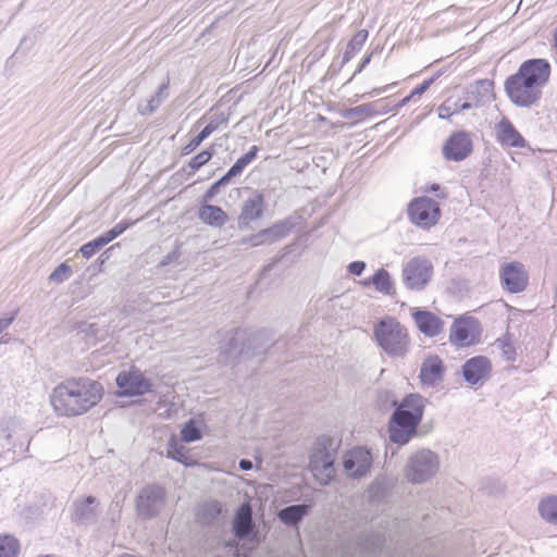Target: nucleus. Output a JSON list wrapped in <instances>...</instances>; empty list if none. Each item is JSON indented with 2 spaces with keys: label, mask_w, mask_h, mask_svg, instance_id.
Here are the masks:
<instances>
[{
  "label": "nucleus",
  "mask_w": 557,
  "mask_h": 557,
  "mask_svg": "<svg viewBox=\"0 0 557 557\" xmlns=\"http://www.w3.org/2000/svg\"><path fill=\"white\" fill-rule=\"evenodd\" d=\"M549 76L550 64L546 59L525 60L515 74L506 78V95L517 107L530 108L542 98V89L549 81Z\"/></svg>",
  "instance_id": "nucleus-1"
},
{
  "label": "nucleus",
  "mask_w": 557,
  "mask_h": 557,
  "mask_svg": "<svg viewBox=\"0 0 557 557\" xmlns=\"http://www.w3.org/2000/svg\"><path fill=\"white\" fill-rule=\"evenodd\" d=\"M102 392V385L94 380H67L53 389L51 405L61 416H79L100 401Z\"/></svg>",
  "instance_id": "nucleus-2"
},
{
  "label": "nucleus",
  "mask_w": 557,
  "mask_h": 557,
  "mask_svg": "<svg viewBox=\"0 0 557 557\" xmlns=\"http://www.w3.org/2000/svg\"><path fill=\"white\" fill-rule=\"evenodd\" d=\"M392 406L397 407L388 423L389 440L399 445L407 444L416 434L417 426L421 422L424 411V398L418 394H409L399 405L393 398Z\"/></svg>",
  "instance_id": "nucleus-3"
},
{
  "label": "nucleus",
  "mask_w": 557,
  "mask_h": 557,
  "mask_svg": "<svg viewBox=\"0 0 557 557\" xmlns=\"http://www.w3.org/2000/svg\"><path fill=\"white\" fill-rule=\"evenodd\" d=\"M272 344V338L269 337L267 331H259L253 334H248L247 331L235 329L225 332L220 342V358L224 363L236 360L243 354L258 355Z\"/></svg>",
  "instance_id": "nucleus-4"
},
{
  "label": "nucleus",
  "mask_w": 557,
  "mask_h": 557,
  "mask_svg": "<svg viewBox=\"0 0 557 557\" xmlns=\"http://www.w3.org/2000/svg\"><path fill=\"white\" fill-rule=\"evenodd\" d=\"M373 335L382 350L392 358L404 357L409 350L407 329L393 317L386 315L376 322Z\"/></svg>",
  "instance_id": "nucleus-5"
},
{
  "label": "nucleus",
  "mask_w": 557,
  "mask_h": 557,
  "mask_svg": "<svg viewBox=\"0 0 557 557\" xmlns=\"http://www.w3.org/2000/svg\"><path fill=\"white\" fill-rule=\"evenodd\" d=\"M440 469V457L428 448H422L408 458L405 475L413 484H422L430 481Z\"/></svg>",
  "instance_id": "nucleus-6"
},
{
  "label": "nucleus",
  "mask_w": 557,
  "mask_h": 557,
  "mask_svg": "<svg viewBox=\"0 0 557 557\" xmlns=\"http://www.w3.org/2000/svg\"><path fill=\"white\" fill-rule=\"evenodd\" d=\"M407 213L413 224L422 228H430L438 222L441 208L438 202L432 198L422 196L409 202Z\"/></svg>",
  "instance_id": "nucleus-7"
},
{
  "label": "nucleus",
  "mask_w": 557,
  "mask_h": 557,
  "mask_svg": "<svg viewBox=\"0 0 557 557\" xmlns=\"http://www.w3.org/2000/svg\"><path fill=\"white\" fill-rule=\"evenodd\" d=\"M433 275V265L424 257L410 259L403 268L401 278L405 286L410 290H422L425 288Z\"/></svg>",
  "instance_id": "nucleus-8"
},
{
  "label": "nucleus",
  "mask_w": 557,
  "mask_h": 557,
  "mask_svg": "<svg viewBox=\"0 0 557 557\" xmlns=\"http://www.w3.org/2000/svg\"><path fill=\"white\" fill-rule=\"evenodd\" d=\"M165 490L158 484H149L140 490L136 509L140 517L150 519L159 515L165 504Z\"/></svg>",
  "instance_id": "nucleus-9"
},
{
  "label": "nucleus",
  "mask_w": 557,
  "mask_h": 557,
  "mask_svg": "<svg viewBox=\"0 0 557 557\" xmlns=\"http://www.w3.org/2000/svg\"><path fill=\"white\" fill-rule=\"evenodd\" d=\"M372 453L364 447H355L348 450L343 458L344 470L351 479L366 476L372 468Z\"/></svg>",
  "instance_id": "nucleus-10"
},
{
  "label": "nucleus",
  "mask_w": 557,
  "mask_h": 557,
  "mask_svg": "<svg viewBox=\"0 0 557 557\" xmlns=\"http://www.w3.org/2000/svg\"><path fill=\"white\" fill-rule=\"evenodd\" d=\"M500 282L506 290L517 294L525 289L529 275L521 262L512 261L502 267Z\"/></svg>",
  "instance_id": "nucleus-11"
},
{
  "label": "nucleus",
  "mask_w": 557,
  "mask_h": 557,
  "mask_svg": "<svg viewBox=\"0 0 557 557\" xmlns=\"http://www.w3.org/2000/svg\"><path fill=\"white\" fill-rule=\"evenodd\" d=\"M116 385L122 389L123 396H140L151 392L153 386L138 370L121 372L116 377Z\"/></svg>",
  "instance_id": "nucleus-12"
},
{
  "label": "nucleus",
  "mask_w": 557,
  "mask_h": 557,
  "mask_svg": "<svg viewBox=\"0 0 557 557\" xmlns=\"http://www.w3.org/2000/svg\"><path fill=\"white\" fill-rule=\"evenodd\" d=\"M443 156L450 161H462L472 152V140L468 133H454L443 146Z\"/></svg>",
  "instance_id": "nucleus-13"
},
{
  "label": "nucleus",
  "mask_w": 557,
  "mask_h": 557,
  "mask_svg": "<svg viewBox=\"0 0 557 557\" xmlns=\"http://www.w3.org/2000/svg\"><path fill=\"white\" fill-rule=\"evenodd\" d=\"M478 322L473 318H458L450 327L449 341L458 347L470 346L475 342Z\"/></svg>",
  "instance_id": "nucleus-14"
},
{
  "label": "nucleus",
  "mask_w": 557,
  "mask_h": 557,
  "mask_svg": "<svg viewBox=\"0 0 557 557\" xmlns=\"http://www.w3.org/2000/svg\"><path fill=\"white\" fill-rule=\"evenodd\" d=\"M290 231V224L287 221L278 222L268 228L250 235L242 240L243 245L258 247L261 245H271L283 239Z\"/></svg>",
  "instance_id": "nucleus-15"
},
{
  "label": "nucleus",
  "mask_w": 557,
  "mask_h": 557,
  "mask_svg": "<svg viewBox=\"0 0 557 557\" xmlns=\"http://www.w3.org/2000/svg\"><path fill=\"white\" fill-rule=\"evenodd\" d=\"M492 364L484 356L472 357L462 366L465 381L471 385L484 383L491 374Z\"/></svg>",
  "instance_id": "nucleus-16"
},
{
  "label": "nucleus",
  "mask_w": 557,
  "mask_h": 557,
  "mask_svg": "<svg viewBox=\"0 0 557 557\" xmlns=\"http://www.w3.org/2000/svg\"><path fill=\"white\" fill-rule=\"evenodd\" d=\"M496 139L503 147L524 148L527 140L509 119L503 117L495 126Z\"/></svg>",
  "instance_id": "nucleus-17"
},
{
  "label": "nucleus",
  "mask_w": 557,
  "mask_h": 557,
  "mask_svg": "<svg viewBox=\"0 0 557 557\" xmlns=\"http://www.w3.org/2000/svg\"><path fill=\"white\" fill-rule=\"evenodd\" d=\"M412 318L418 330L428 337L437 336L444 329L443 320L431 311L417 309Z\"/></svg>",
  "instance_id": "nucleus-18"
},
{
  "label": "nucleus",
  "mask_w": 557,
  "mask_h": 557,
  "mask_svg": "<svg viewBox=\"0 0 557 557\" xmlns=\"http://www.w3.org/2000/svg\"><path fill=\"white\" fill-rule=\"evenodd\" d=\"M98 513V502L94 496H87L73 503L72 520L78 524H90Z\"/></svg>",
  "instance_id": "nucleus-19"
},
{
  "label": "nucleus",
  "mask_w": 557,
  "mask_h": 557,
  "mask_svg": "<svg viewBox=\"0 0 557 557\" xmlns=\"http://www.w3.org/2000/svg\"><path fill=\"white\" fill-rule=\"evenodd\" d=\"M419 377L423 385H437L444 377L443 361L437 356L425 358L421 364Z\"/></svg>",
  "instance_id": "nucleus-20"
},
{
  "label": "nucleus",
  "mask_w": 557,
  "mask_h": 557,
  "mask_svg": "<svg viewBox=\"0 0 557 557\" xmlns=\"http://www.w3.org/2000/svg\"><path fill=\"white\" fill-rule=\"evenodd\" d=\"M494 83L490 79H480L467 89L466 99L476 107L490 103L493 99Z\"/></svg>",
  "instance_id": "nucleus-21"
},
{
  "label": "nucleus",
  "mask_w": 557,
  "mask_h": 557,
  "mask_svg": "<svg viewBox=\"0 0 557 557\" xmlns=\"http://www.w3.org/2000/svg\"><path fill=\"white\" fill-rule=\"evenodd\" d=\"M264 199L261 194H256L246 199L242 205L239 225L248 226L252 221L258 220L263 213Z\"/></svg>",
  "instance_id": "nucleus-22"
},
{
  "label": "nucleus",
  "mask_w": 557,
  "mask_h": 557,
  "mask_svg": "<svg viewBox=\"0 0 557 557\" xmlns=\"http://www.w3.org/2000/svg\"><path fill=\"white\" fill-rule=\"evenodd\" d=\"M253 529L252 510L250 505L244 504L236 511L233 521V531L238 539H246Z\"/></svg>",
  "instance_id": "nucleus-23"
},
{
  "label": "nucleus",
  "mask_w": 557,
  "mask_h": 557,
  "mask_svg": "<svg viewBox=\"0 0 557 557\" xmlns=\"http://www.w3.org/2000/svg\"><path fill=\"white\" fill-rule=\"evenodd\" d=\"M198 216L205 224L213 227H222L228 221V216L222 208L208 203L199 208Z\"/></svg>",
  "instance_id": "nucleus-24"
},
{
  "label": "nucleus",
  "mask_w": 557,
  "mask_h": 557,
  "mask_svg": "<svg viewBox=\"0 0 557 557\" xmlns=\"http://www.w3.org/2000/svg\"><path fill=\"white\" fill-rule=\"evenodd\" d=\"M364 287L373 285L379 293L393 295L395 293L394 282L389 273L381 268L371 277L361 281Z\"/></svg>",
  "instance_id": "nucleus-25"
},
{
  "label": "nucleus",
  "mask_w": 557,
  "mask_h": 557,
  "mask_svg": "<svg viewBox=\"0 0 557 557\" xmlns=\"http://www.w3.org/2000/svg\"><path fill=\"white\" fill-rule=\"evenodd\" d=\"M309 509L310 506L306 504L290 505L281 509L277 517L287 525H297L308 515Z\"/></svg>",
  "instance_id": "nucleus-26"
},
{
  "label": "nucleus",
  "mask_w": 557,
  "mask_h": 557,
  "mask_svg": "<svg viewBox=\"0 0 557 557\" xmlns=\"http://www.w3.org/2000/svg\"><path fill=\"white\" fill-rule=\"evenodd\" d=\"M169 97V81L161 84L158 91L147 100L146 104L140 103L138 106V112L141 115H148L153 113L161 103Z\"/></svg>",
  "instance_id": "nucleus-27"
},
{
  "label": "nucleus",
  "mask_w": 557,
  "mask_h": 557,
  "mask_svg": "<svg viewBox=\"0 0 557 557\" xmlns=\"http://www.w3.org/2000/svg\"><path fill=\"white\" fill-rule=\"evenodd\" d=\"M369 33L367 29H360L348 42L343 54V64L349 62L367 41Z\"/></svg>",
  "instance_id": "nucleus-28"
},
{
  "label": "nucleus",
  "mask_w": 557,
  "mask_h": 557,
  "mask_svg": "<svg viewBox=\"0 0 557 557\" xmlns=\"http://www.w3.org/2000/svg\"><path fill=\"white\" fill-rule=\"evenodd\" d=\"M24 431V423L18 418H9L0 421V435L8 441L12 440L14 435H22Z\"/></svg>",
  "instance_id": "nucleus-29"
},
{
  "label": "nucleus",
  "mask_w": 557,
  "mask_h": 557,
  "mask_svg": "<svg viewBox=\"0 0 557 557\" xmlns=\"http://www.w3.org/2000/svg\"><path fill=\"white\" fill-rule=\"evenodd\" d=\"M221 513V505L216 500H211L205 503L198 512V519L203 524H211L213 523Z\"/></svg>",
  "instance_id": "nucleus-30"
},
{
  "label": "nucleus",
  "mask_w": 557,
  "mask_h": 557,
  "mask_svg": "<svg viewBox=\"0 0 557 557\" xmlns=\"http://www.w3.org/2000/svg\"><path fill=\"white\" fill-rule=\"evenodd\" d=\"M541 517L549 523H557V496H550L539 504Z\"/></svg>",
  "instance_id": "nucleus-31"
},
{
  "label": "nucleus",
  "mask_w": 557,
  "mask_h": 557,
  "mask_svg": "<svg viewBox=\"0 0 557 557\" xmlns=\"http://www.w3.org/2000/svg\"><path fill=\"white\" fill-rule=\"evenodd\" d=\"M20 553L18 541L11 535L0 536V557H17Z\"/></svg>",
  "instance_id": "nucleus-32"
},
{
  "label": "nucleus",
  "mask_w": 557,
  "mask_h": 557,
  "mask_svg": "<svg viewBox=\"0 0 557 557\" xmlns=\"http://www.w3.org/2000/svg\"><path fill=\"white\" fill-rule=\"evenodd\" d=\"M166 457L174 459L181 463L188 465L186 447L184 445H180L174 438H171L169 442Z\"/></svg>",
  "instance_id": "nucleus-33"
},
{
  "label": "nucleus",
  "mask_w": 557,
  "mask_h": 557,
  "mask_svg": "<svg viewBox=\"0 0 557 557\" xmlns=\"http://www.w3.org/2000/svg\"><path fill=\"white\" fill-rule=\"evenodd\" d=\"M133 225V222L123 221L114 225L111 230L107 231L99 237L102 239L103 244L107 245L117 236L123 234L128 227Z\"/></svg>",
  "instance_id": "nucleus-34"
},
{
  "label": "nucleus",
  "mask_w": 557,
  "mask_h": 557,
  "mask_svg": "<svg viewBox=\"0 0 557 557\" xmlns=\"http://www.w3.org/2000/svg\"><path fill=\"white\" fill-rule=\"evenodd\" d=\"M182 441L191 443L201 438V432L193 420H189L181 431Z\"/></svg>",
  "instance_id": "nucleus-35"
},
{
  "label": "nucleus",
  "mask_w": 557,
  "mask_h": 557,
  "mask_svg": "<svg viewBox=\"0 0 557 557\" xmlns=\"http://www.w3.org/2000/svg\"><path fill=\"white\" fill-rule=\"evenodd\" d=\"M72 275V269L65 262L58 265L49 275V281L53 283H62Z\"/></svg>",
  "instance_id": "nucleus-36"
},
{
  "label": "nucleus",
  "mask_w": 557,
  "mask_h": 557,
  "mask_svg": "<svg viewBox=\"0 0 557 557\" xmlns=\"http://www.w3.org/2000/svg\"><path fill=\"white\" fill-rule=\"evenodd\" d=\"M213 153H214V150L212 148L199 152L194 158H191V160L189 161L190 169L194 172L198 171L202 165H205L206 163H208L210 161Z\"/></svg>",
  "instance_id": "nucleus-37"
},
{
  "label": "nucleus",
  "mask_w": 557,
  "mask_h": 557,
  "mask_svg": "<svg viewBox=\"0 0 557 557\" xmlns=\"http://www.w3.org/2000/svg\"><path fill=\"white\" fill-rule=\"evenodd\" d=\"M104 246L106 245L103 244L102 239L98 236L94 240L83 245L79 250L84 258L89 259Z\"/></svg>",
  "instance_id": "nucleus-38"
},
{
  "label": "nucleus",
  "mask_w": 557,
  "mask_h": 557,
  "mask_svg": "<svg viewBox=\"0 0 557 557\" xmlns=\"http://www.w3.org/2000/svg\"><path fill=\"white\" fill-rule=\"evenodd\" d=\"M497 347L502 351V356L507 361H515L516 359V348L507 339H497Z\"/></svg>",
  "instance_id": "nucleus-39"
},
{
  "label": "nucleus",
  "mask_w": 557,
  "mask_h": 557,
  "mask_svg": "<svg viewBox=\"0 0 557 557\" xmlns=\"http://www.w3.org/2000/svg\"><path fill=\"white\" fill-rule=\"evenodd\" d=\"M230 183H231V180L228 178V176L226 174H224L220 180L214 182L210 186V188L206 191V194L203 195V200L206 202L210 201L216 194H219L220 187L225 186Z\"/></svg>",
  "instance_id": "nucleus-40"
},
{
  "label": "nucleus",
  "mask_w": 557,
  "mask_h": 557,
  "mask_svg": "<svg viewBox=\"0 0 557 557\" xmlns=\"http://www.w3.org/2000/svg\"><path fill=\"white\" fill-rule=\"evenodd\" d=\"M208 137L202 133L200 132L197 136H195L187 145H185L183 148H182V154L183 156H187L189 153H191L193 151H195L200 145L201 143L207 139Z\"/></svg>",
  "instance_id": "nucleus-41"
},
{
  "label": "nucleus",
  "mask_w": 557,
  "mask_h": 557,
  "mask_svg": "<svg viewBox=\"0 0 557 557\" xmlns=\"http://www.w3.org/2000/svg\"><path fill=\"white\" fill-rule=\"evenodd\" d=\"M248 164L249 162L243 156L239 159H237V161L228 169V171L225 174L232 181V178L238 176Z\"/></svg>",
  "instance_id": "nucleus-42"
},
{
  "label": "nucleus",
  "mask_w": 557,
  "mask_h": 557,
  "mask_svg": "<svg viewBox=\"0 0 557 557\" xmlns=\"http://www.w3.org/2000/svg\"><path fill=\"white\" fill-rule=\"evenodd\" d=\"M248 164L249 162L243 156L239 159H237V161L228 169V171L225 174L232 181V178L238 176Z\"/></svg>",
  "instance_id": "nucleus-43"
},
{
  "label": "nucleus",
  "mask_w": 557,
  "mask_h": 557,
  "mask_svg": "<svg viewBox=\"0 0 557 557\" xmlns=\"http://www.w3.org/2000/svg\"><path fill=\"white\" fill-rule=\"evenodd\" d=\"M433 78H430V79H426L424 81L422 84H420L419 86H417L410 94V96L406 97L403 99V103H406L410 100V98L412 97H416V96H421L423 92L426 91V89L431 86V84L433 83Z\"/></svg>",
  "instance_id": "nucleus-44"
},
{
  "label": "nucleus",
  "mask_w": 557,
  "mask_h": 557,
  "mask_svg": "<svg viewBox=\"0 0 557 557\" xmlns=\"http://www.w3.org/2000/svg\"><path fill=\"white\" fill-rule=\"evenodd\" d=\"M368 113H369L368 106L362 104V106H358V107L347 110L345 113V116L346 117H359V116L368 114Z\"/></svg>",
  "instance_id": "nucleus-45"
},
{
  "label": "nucleus",
  "mask_w": 557,
  "mask_h": 557,
  "mask_svg": "<svg viewBox=\"0 0 557 557\" xmlns=\"http://www.w3.org/2000/svg\"><path fill=\"white\" fill-rule=\"evenodd\" d=\"M366 269V263L363 261H354L351 263H349L348 265V271L354 274V275H361L362 272L364 271Z\"/></svg>",
  "instance_id": "nucleus-46"
},
{
  "label": "nucleus",
  "mask_w": 557,
  "mask_h": 557,
  "mask_svg": "<svg viewBox=\"0 0 557 557\" xmlns=\"http://www.w3.org/2000/svg\"><path fill=\"white\" fill-rule=\"evenodd\" d=\"M16 314H17V311L0 318V334L13 323V321L16 318Z\"/></svg>",
  "instance_id": "nucleus-47"
},
{
  "label": "nucleus",
  "mask_w": 557,
  "mask_h": 557,
  "mask_svg": "<svg viewBox=\"0 0 557 557\" xmlns=\"http://www.w3.org/2000/svg\"><path fill=\"white\" fill-rule=\"evenodd\" d=\"M369 492L371 494L372 497H379L383 494L384 492V486H383V482L376 480L374 481L370 487H369Z\"/></svg>",
  "instance_id": "nucleus-48"
},
{
  "label": "nucleus",
  "mask_w": 557,
  "mask_h": 557,
  "mask_svg": "<svg viewBox=\"0 0 557 557\" xmlns=\"http://www.w3.org/2000/svg\"><path fill=\"white\" fill-rule=\"evenodd\" d=\"M425 191L426 193H433L438 198H446L447 197V194L442 191V187L438 184H432L431 186L425 188Z\"/></svg>",
  "instance_id": "nucleus-49"
},
{
  "label": "nucleus",
  "mask_w": 557,
  "mask_h": 557,
  "mask_svg": "<svg viewBox=\"0 0 557 557\" xmlns=\"http://www.w3.org/2000/svg\"><path fill=\"white\" fill-rule=\"evenodd\" d=\"M210 122L219 128L220 125L227 123V117L224 115V113H220L211 116Z\"/></svg>",
  "instance_id": "nucleus-50"
},
{
  "label": "nucleus",
  "mask_w": 557,
  "mask_h": 557,
  "mask_svg": "<svg viewBox=\"0 0 557 557\" xmlns=\"http://www.w3.org/2000/svg\"><path fill=\"white\" fill-rule=\"evenodd\" d=\"M258 147L257 146H252L249 151L247 153L244 154V158L250 163L252 162L256 157H257V153H258Z\"/></svg>",
  "instance_id": "nucleus-51"
},
{
  "label": "nucleus",
  "mask_w": 557,
  "mask_h": 557,
  "mask_svg": "<svg viewBox=\"0 0 557 557\" xmlns=\"http://www.w3.org/2000/svg\"><path fill=\"white\" fill-rule=\"evenodd\" d=\"M238 467L242 471H249L252 469V462L249 459H240Z\"/></svg>",
  "instance_id": "nucleus-52"
},
{
  "label": "nucleus",
  "mask_w": 557,
  "mask_h": 557,
  "mask_svg": "<svg viewBox=\"0 0 557 557\" xmlns=\"http://www.w3.org/2000/svg\"><path fill=\"white\" fill-rule=\"evenodd\" d=\"M456 107H457L456 110H459V111H465V110H468L471 108H478L475 104H472L471 100H468V99H466V101L460 104L456 103Z\"/></svg>",
  "instance_id": "nucleus-53"
},
{
  "label": "nucleus",
  "mask_w": 557,
  "mask_h": 557,
  "mask_svg": "<svg viewBox=\"0 0 557 557\" xmlns=\"http://www.w3.org/2000/svg\"><path fill=\"white\" fill-rule=\"evenodd\" d=\"M322 468L325 470V471H331L333 470V459L331 458L330 455H325V458L322 462Z\"/></svg>",
  "instance_id": "nucleus-54"
},
{
  "label": "nucleus",
  "mask_w": 557,
  "mask_h": 557,
  "mask_svg": "<svg viewBox=\"0 0 557 557\" xmlns=\"http://www.w3.org/2000/svg\"><path fill=\"white\" fill-rule=\"evenodd\" d=\"M216 129H218V127H216L214 124H212L211 122H209V123H208V124L202 128V131H201V132H202L207 137H209V136H210L214 131H216Z\"/></svg>",
  "instance_id": "nucleus-55"
},
{
  "label": "nucleus",
  "mask_w": 557,
  "mask_h": 557,
  "mask_svg": "<svg viewBox=\"0 0 557 557\" xmlns=\"http://www.w3.org/2000/svg\"><path fill=\"white\" fill-rule=\"evenodd\" d=\"M178 257V253L176 251H173L172 253H169L164 259L163 261L161 262L163 265H166L169 264L170 262H172L173 260L177 259Z\"/></svg>",
  "instance_id": "nucleus-56"
},
{
  "label": "nucleus",
  "mask_w": 557,
  "mask_h": 557,
  "mask_svg": "<svg viewBox=\"0 0 557 557\" xmlns=\"http://www.w3.org/2000/svg\"><path fill=\"white\" fill-rule=\"evenodd\" d=\"M440 117L441 119H444L446 117L447 115L451 114L450 111H449V108H447L446 106H441L440 107Z\"/></svg>",
  "instance_id": "nucleus-57"
},
{
  "label": "nucleus",
  "mask_w": 557,
  "mask_h": 557,
  "mask_svg": "<svg viewBox=\"0 0 557 557\" xmlns=\"http://www.w3.org/2000/svg\"><path fill=\"white\" fill-rule=\"evenodd\" d=\"M372 54H373V53H369L368 55H366V57L363 58V60H362V61H361V63H360V64H361V69H364V67L370 63L371 58H372Z\"/></svg>",
  "instance_id": "nucleus-58"
},
{
  "label": "nucleus",
  "mask_w": 557,
  "mask_h": 557,
  "mask_svg": "<svg viewBox=\"0 0 557 557\" xmlns=\"http://www.w3.org/2000/svg\"><path fill=\"white\" fill-rule=\"evenodd\" d=\"M363 69H361V64L358 66L357 71L355 72L354 76L357 74V73H360Z\"/></svg>",
  "instance_id": "nucleus-59"
},
{
  "label": "nucleus",
  "mask_w": 557,
  "mask_h": 557,
  "mask_svg": "<svg viewBox=\"0 0 557 557\" xmlns=\"http://www.w3.org/2000/svg\"><path fill=\"white\" fill-rule=\"evenodd\" d=\"M203 117H201L199 121H197L196 125H199L202 122Z\"/></svg>",
  "instance_id": "nucleus-60"
}]
</instances>
